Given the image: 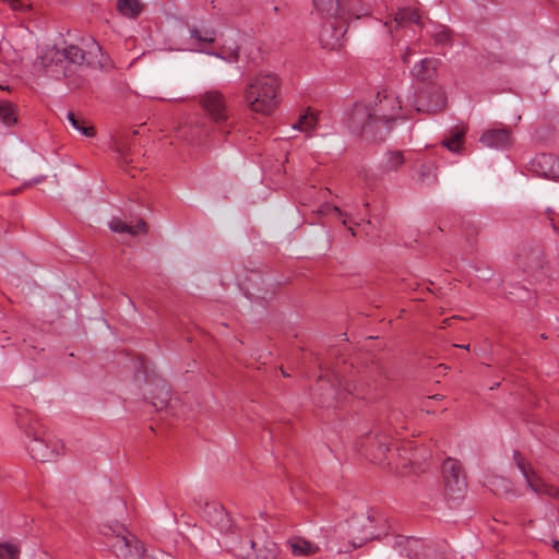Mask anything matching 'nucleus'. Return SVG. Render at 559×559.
Returning <instances> with one entry per match:
<instances>
[{
	"instance_id": "20",
	"label": "nucleus",
	"mask_w": 559,
	"mask_h": 559,
	"mask_svg": "<svg viewBox=\"0 0 559 559\" xmlns=\"http://www.w3.org/2000/svg\"><path fill=\"white\" fill-rule=\"evenodd\" d=\"M438 60L435 58H424L416 63L411 72L419 81H428L432 79L437 70Z\"/></svg>"
},
{
	"instance_id": "3",
	"label": "nucleus",
	"mask_w": 559,
	"mask_h": 559,
	"mask_svg": "<svg viewBox=\"0 0 559 559\" xmlns=\"http://www.w3.org/2000/svg\"><path fill=\"white\" fill-rule=\"evenodd\" d=\"M280 79L275 74L254 75L243 88V102L250 111L270 116L280 105Z\"/></svg>"
},
{
	"instance_id": "4",
	"label": "nucleus",
	"mask_w": 559,
	"mask_h": 559,
	"mask_svg": "<svg viewBox=\"0 0 559 559\" xmlns=\"http://www.w3.org/2000/svg\"><path fill=\"white\" fill-rule=\"evenodd\" d=\"M317 11L326 17H332L337 21V24L324 26L320 40L323 47L333 48L346 32L345 25L352 17L360 19L369 14V9H352L348 0H313Z\"/></svg>"
},
{
	"instance_id": "34",
	"label": "nucleus",
	"mask_w": 559,
	"mask_h": 559,
	"mask_svg": "<svg viewBox=\"0 0 559 559\" xmlns=\"http://www.w3.org/2000/svg\"><path fill=\"white\" fill-rule=\"evenodd\" d=\"M109 531H112V534H116L117 542L114 544V547L119 549L124 554L126 548L119 543V537L121 536H132L131 534H124V530L122 527H118L117 531L112 530V527H109Z\"/></svg>"
},
{
	"instance_id": "16",
	"label": "nucleus",
	"mask_w": 559,
	"mask_h": 559,
	"mask_svg": "<svg viewBox=\"0 0 559 559\" xmlns=\"http://www.w3.org/2000/svg\"><path fill=\"white\" fill-rule=\"evenodd\" d=\"M119 543L126 548L123 556L126 559H154L146 555L144 545L135 536H121Z\"/></svg>"
},
{
	"instance_id": "41",
	"label": "nucleus",
	"mask_w": 559,
	"mask_h": 559,
	"mask_svg": "<svg viewBox=\"0 0 559 559\" xmlns=\"http://www.w3.org/2000/svg\"><path fill=\"white\" fill-rule=\"evenodd\" d=\"M120 154V157L124 160V163H128V159H126V157L122 155V153H119Z\"/></svg>"
},
{
	"instance_id": "27",
	"label": "nucleus",
	"mask_w": 559,
	"mask_h": 559,
	"mask_svg": "<svg viewBox=\"0 0 559 559\" xmlns=\"http://www.w3.org/2000/svg\"><path fill=\"white\" fill-rule=\"evenodd\" d=\"M428 33L438 46H448L451 43V32L445 25H432Z\"/></svg>"
},
{
	"instance_id": "36",
	"label": "nucleus",
	"mask_w": 559,
	"mask_h": 559,
	"mask_svg": "<svg viewBox=\"0 0 559 559\" xmlns=\"http://www.w3.org/2000/svg\"><path fill=\"white\" fill-rule=\"evenodd\" d=\"M412 51L409 48H407L406 52L402 56V60L404 63H408L409 62V56H411Z\"/></svg>"
},
{
	"instance_id": "29",
	"label": "nucleus",
	"mask_w": 559,
	"mask_h": 559,
	"mask_svg": "<svg viewBox=\"0 0 559 559\" xmlns=\"http://www.w3.org/2000/svg\"><path fill=\"white\" fill-rule=\"evenodd\" d=\"M324 377L326 378V383L329 384L328 394L332 397H336L338 394H341V386L343 385L342 379L334 371L326 373Z\"/></svg>"
},
{
	"instance_id": "5",
	"label": "nucleus",
	"mask_w": 559,
	"mask_h": 559,
	"mask_svg": "<svg viewBox=\"0 0 559 559\" xmlns=\"http://www.w3.org/2000/svg\"><path fill=\"white\" fill-rule=\"evenodd\" d=\"M217 516L222 522L219 530L227 528L224 536L227 549L238 559H251L253 550L265 535V530L261 525L247 521L237 525H228L229 520L223 511H219Z\"/></svg>"
},
{
	"instance_id": "21",
	"label": "nucleus",
	"mask_w": 559,
	"mask_h": 559,
	"mask_svg": "<svg viewBox=\"0 0 559 559\" xmlns=\"http://www.w3.org/2000/svg\"><path fill=\"white\" fill-rule=\"evenodd\" d=\"M109 227L115 233H128L132 236L146 233V223L143 219H139L135 225H130L119 218H112Z\"/></svg>"
},
{
	"instance_id": "40",
	"label": "nucleus",
	"mask_w": 559,
	"mask_h": 559,
	"mask_svg": "<svg viewBox=\"0 0 559 559\" xmlns=\"http://www.w3.org/2000/svg\"><path fill=\"white\" fill-rule=\"evenodd\" d=\"M455 347H460V348H464V349H469V345H454Z\"/></svg>"
},
{
	"instance_id": "32",
	"label": "nucleus",
	"mask_w": 559,
	"mask_h": 559,
	"mask_svg": "<svg viewBox=\"0 0 559 559\" xmlns=\"http://www.w3.org/2000/svg\"><path fill=\"white\" fill-rule=\"evenodd\" d=\"M319 212L321 214H328V213H335L337 214L340 217H345L344 221H343V224L346 226L350 221H352V213L347 212V211H342L338 206L336 205H330V204H324L322 205V207L319 210Z\"/></svg>"
},
{
	"instance_id": "30",
	"label": "nucleus",
	"mask_w": 559,
	"mask_h": 559,
	"mask_svg": "<svg viewBox=\"0 0 559 559\" xmlns=\"http://www.w3.org/2000/svg\"><path fill=\"white\" fill-rule=\"evenodd\" d=\"M405 159L401 152H390L384 162L385 170H396L404 164Z\"/></svg>"
},
{
	"instance_id": "24",
	"label": "nucleus",
	"mask_w": 559,
	"mask_h": 559,
	"mask_svg": "<svg viewBox=\"0 0 559 559\" xmlns=\"http://www.w3.org/2000/svg\"><path fill=\"white\" fill-rule=\"evenodd\" d=\"M117 10L126 17L135 19L141 14L143 7L139 0H118Z\"/></svg>"
},
{
	"instance_id": "17",
	"label": "nucleus",
	"mask_w": 559,
	"mask_h": 559,
	"mask_svg": "<svg viewBox=\"0 0 559 559\" xmlns=\"http://www.w3.org/2000/svg\"><path fill=\"white\" fill-rule=\"evenodd\" d=\"M287 546L292 554L296 557H309L320 550L317 544L300 536L290 537L287 540Z\"/></svg>"
},
{
	"instance_id": "28",
	"label": "nucleus",
	"mask_w": 559,
	"mask_h": 559,
	"mask_svg": "<svg viewBox=\"0 0 559 559\" xmlns=\"http://www.w3.org/2000/svg\"><path fill=\"white\" fill-rule=\"evenodd\" d=\"M67 117L71 126L87 138L95 135L94 128L91 126H85L84 119L76 117L72 111H69Z\"/></svg>"
},
{
	"instance_id": "22",
	"label": "nucleus",
	"mask_w": 559,
	"mask_h": 559,
	"mask_svg": "<svg viewBox=\"0 0 559 559\" xmlns=\"http://www.w3.org/2000/svg\"><path fill=\"white\" fill-rule=\"evenodd\" d=\"M465 129L455 127L450 130V136L442 141V145L453 153H460L463 147Z\"/></svg>"
},
{
	"instance_id": "43",
	"label": "nucleus",
	"mask_w": 559,
	"mask_h": 559,
	"mask_svg": "<svg viewBox=\"0 0 559 559\" xmlns=\"http://www.w3.org/2000/svg\"><path fill=\"white\" fill-rule=\"evenodd\" d=\"M0 88H4V87L2 86V84H0Z\"/></svg>"
},
{
	"instance_id": "1",
	"label": "nucleus",
	"mask_w": 559,
	"mask_h": 559,
	"mask_svg": "<svg viewBox=\"0 0 559 559\" xmlns=\"http://www.w3.org/2000/svg\"><path fill=\"white\" fill-rule=\"evenodd\" d=\"M39 60L46 72L56 79L67 76L70 66L100 70H109L114 67L111 59L103 52L102 47L94 39L85 41L82 47L66 43L63 46L47 45L41 49Z\"/></svg>"
},
{
	"instance_id": "26",
	"label": "nucleus",
	"mask_w": 559,
	"mask_h": 559,
	"mask_svg": "<svg viewBox=\"0 0 559 559\" xmlns=\"http://www.w3.org/2000/svg\"><path fill=\"white\" fill-rule=\"evenodd\" d=\"M0 121L11 127L17 122L16 106L9 100H0Z\"/></svg>"
},
{
	"instance_id": "19",
	"label": "nucleus",
	"mask_w": 559,
	"mask_h": 559,
	"mask_svg": "<svg viewBox=\"0 0 559 559\" xmlns=\"http://www.w3.org/2000/svg\"><path fill=\"white\" fill-rule=\"evenodd\" d=\"M251 559H282L277 545L267 537H264L252 552Z\"/></svg>"
},
{
	"instance_id": "31",
	"label": "nucleus",
	"mask_w": 559,
	"mask_h": 559,
	"mask_svg": "<svg viewBox=\"0 0 559 559\" xmlns=\"http://www.w3.org/2000/svg\"><path fill=\"white\" fill-rule=\"evenodd\" d=\"M20 548L13 543L0 544V559H19Z\"/></svg>"
},
{
	"instance_id": "23",
	"label": "nucleus",
	"mask_w": 559,
	"mask_h": 559,
	"mask_svg": "<svg viewBox=\"0 0 559 559\" xmlns=\"http://www.w3.org/2000/svg\"><path fill=\"white\" fill-rule=\"evenodd\" d=\"M437 166L433 163H423L418 166L417 181L421 185L430 186L437 181Z\"/></svg>"
},
{
	"instance_id": "37",
	"label": "nucleus",
	"mask_w": 559,
	"mask_h": 559,
	"mask_svg": "<svg viewBox=\"0 0 559 559\" xmlns=\"http://www.w3.org/2000/svg\"><path fill=\"white\" fill-rule=\"evenodd\" d=\"M455 318H448V319H444L443 322H442V326L441 328H444L445 325H450L451 324V321L454 320Z\"/></svg>"
},
{
	"instance_id": "38",
	"label": "nucleus",
	"mask_w": 559,
	"mask_h": 559,
	"mask_svg": "<svg viewBox=\"0 0 559 559\" xmlns=\"http://www.w3.org/2000/svg\"><path fill=\"white\" fill-rule=\"evenodd\" d=\"M162 100H169V102H178V100H183L182 97H169V98H160Z\"/></svg>"
},
{
	"instance_id": "15",
	"label": "nucleus",
	"mask_w": 559,
	"mask_h": 559,
	"mask_svg": "<svg viewBox=\"0 0 559 559\" xmlns=\"http://www.w3.org/2000/svg\"><path fill=\"white\" fill-rule=\"evenodd\" d=\"M437 100L433 104H424L420 102V99L417 96V91H411L406 95V102H405V108H413L417 112H437L438 110H441L444 106V97L441 93L436 94Z\"/></svg>"
},
{
	"instance_id": "10",
	"label": "nucleus",
	"mask_w": 559,
	"mask_h": 559,
	"mask_svg": "<svg viewBox=\"0 0 559 559\" xmlns=\"http://www.w3.org/2000/svg\"><path fill=\"white\" fill-rule=\"evenodd\" d=\"M396 427H393L392 421L388 424H380L367 436L369 442L367 452H370L371 460L377 463H382L385 457V452L390 450V441L392 439V431L396 432Z\"/></svg>"
},
{
	"instance_id": "7",
	"label": "nucleus",
	"mask_w": 559,
	"mask_h": 559,
	"mask_svg": "<svg viewBox=\"0 0 559 559\" xmlns=\"http://www.w3.org/2000/svg\"><path fill=\"white\" fill-rule=\"evenodd\" d=\"M191 44L187 50L205 52L215 56L227 62H236L239 58V46L235 37L238 34L234 31L223 34L219 38L216 50H207L206 46L216 41V34L212 29H198L195 27L189 29Z\"/></svg>"
},
{
	"instance_id": "13",
	"label": "nucleus",
	"mask_w": 559,
	"mask_h": 559,
	"mask_svg": "<svg viewBox=\"0 0 559 559\" xmlns=\"http://www.w3.org/2000/svg\"><path fill=\"white\" fill-rule=\"evenodd\" d=\"M531 169L540 177H559V158L551 154H539L531 160Z\"/></svg>"
},
{
	"instance_id": "35",
	"label": "nucleus",
	"mask_w": 559,
	"mask_h": 559,
	"mask_svg": "<svg viewBox=\"0 0 559 559\" xmlns=\"http://www.w3.org/2000/svg\"><path fill=\"white\" fill-rule=\"evenodd\" d=\"M162 395H163V397L160 399V407H162L163 405H166V404H167V402H168V400H169V391H168V390H166V389H164V390L162 391Z\"/></svg>"
},
{
	"instance_id": "6",
	"label": "nucleus",
	"mask_w": 559,
	"mask_h": 559,
	"mask_svg": "<svg viewBox=\"0 0 559 559\" xmlns=\"http://www.w3.org/2000/svg\"><path fill=\"white\" fill-rule=\"evenodd\" d=\"M199 106L213 124L218 141H226L234 129L227 97L218 90H209L199 96Z\"/></svg>"
},
{
	"instance_id": "33",
	"label": "nucleus",
	"mask_w": 559,
	"mask_h": 559,
	"mask_svg": "<svg viewBox=\"0 0 559 559\" xmlns=\"http://www.w3.org/2000/svg\"><path fill=\"white\" fill-rule=\"evenodd\" d=\"M405 542H406L407 557H409L411 559L417 557L416 548L420 544L419 540H417L413 537H407L405 539Z\"/></svg>"
},
{
	"instance_id": "18",
	"label": "nucleus",
	"mask_w": 559,
	"mask_h": 559,
	"mask_svg": "<svg viewBox=\"0 0 559 559\" xmlns=\"http://www.w3.org/2000/svg\"><path fill=\"white\" fill-rule=\"evenodd\" d=\"M407 23H420V14L417 10H412L408 8L400 9L394 19L390 22H385L384 26L389 28V32L392 33L393 28L404 27Z\"/></svg>"
},
{
	"instance_id": "14",
	"label": "nucleus",
	"mask_w": 559,
	"mask_h": 559,
	"mask_svg": "<svg viewBox=\"0 0 559 559\" xmlns=\"http://www.w3.org/2000/svg\"><path fill=\"white\" fill-rule=\"evenodd\" d=\"M511 132L507 128L490 129L485 131L479 141L487 147L502 150L511 144Z\"/></svg>"
},
{
	"instance_id": "25",
	"label": "nucleus",
	"mask_w": 559,
	"mask_h": 559,
	"mask_svg": "<svg viewBox=\"0 0 559 559\" xmlns=\"http://www.w3.org/2000/svg\"><path fill=\"white\" fill-rule=\"evenodd\" d=\"M318 124V118L317 116L310 111L309 109L306 110L298 119L297 122H295L292 128L294 130H298L304 133H310L316 129Z\"/></svg>"
},
{
	"instance_id": "2",
	"label": "nucleus",
	"mask_w": 559,
	"mask_h": 559,
	"mask_svg": "<svg viewBox=\"0 0 559 559\" xmlns=\"http://www.w3.org/2000/svg\"><path fill=\"white\" fill-rule=\"evenodd\" d=\"M374 105L356 104L349 115L348 126L366 139L382 140L391 130V123L402 117V102L392 93L377 94Z\"/></svg>"
},
{
	"instance_id": "12",
	"label": "nucleus",
	"mask_w": 559,
	"mask_h": 559,
	"mask_svg": "<svg viewBox=\"0 0 559 559\" xmlns=\"http://www.w3.org/2000/svg\"><path fill=\"white\" fill-rule=\"evenodd\" d=\"M373 522L374 516L371 514L355 515L348 521V536L352 538L353 547H360L364 543L377 536L372 530Z\"/></svg>"
},
{
	"instance_id": "8",
	"label": "nucleus",
	"mask_w": 559,
	"mask_h": 559,
	"mask_svg": "<svg viewBox=\"0 0 559 559\" xmlns=\"http://www.w3.org/2000/svg\"><path fill=\"white\" fill-rule=\"evenodd\" d=\"M33 459L41 462L51 461L63 453L64 445L61 440L50 435L34 433L27 444Z\"/></svg>"
},
{
	"instance_id": "9",
	"label": "nucleus",
	"mask_w": 559,
	"mask_h": 559,
	"mask_svg": "<svg viewBox=\"0 0 559 559\" xmlns=\"http://www.w3.org/2000/svg\"><path fill=\"white\" fill-rule=\"evenodd\" d=\"M442 475L445 496L452 500L461 498L466 488V480L460 462L447 459L442 464Z\"/></svg>"
},
{
	"instance_id": "42",
	"label": "nucleus",
	"mask_w": 559,
	"mask_h": 559,
	"mask_svg": "<svg viewBox=\"0 0 559 559\" xmlns=\"http://www.w3.org/2000/svg\"><path fill=\"white\" fill-rule=\"evenodd\" d=\"M282 372H283V376L288 377V374L284 370H282Z\"/></svg>"
},
{
	"instance_id": "11",
	"label": "nucleus",
	"mask_w": 559,
	"mask_h": 559,
	"mask_svg": "<svg viewBox=\"0 0 559 559\" xmlns=\"http://www.w3.org/2000/svg\"><path fill=\"white\" fill-rule=\"evenodd\" d=\"M514 460L519 469L522 472L527 486L531 488L532 491L539 496H548L555 499H559V489L545 483L530 466V464L525 462V460L521 456L520 453L516 452L514 454Z\"/></svg>"
},
{
	"instance_id": "39",
	"label": "nucleus",
	"mask_w": 559,
	"mask_h": 559,
	"mask_svg": "<svg viewBox=\"0 0 559 559\" xmlns=\"http://www.w3.org/2000/svg\"><path fill=\"white\" fill-rule=\"evenodd\" d=\"M552 547L559 554V540H554Z\"/></svg>"
}]
</instances>
